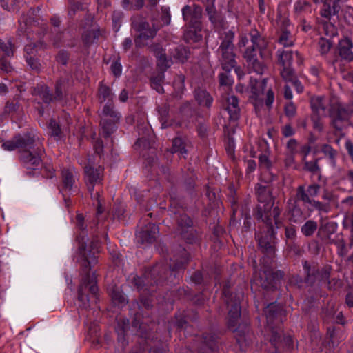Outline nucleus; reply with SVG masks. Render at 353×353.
<instances>
[{
	"label": "nucleus",
	"mask_w": 353,
	"mask_h": 353,
	"mask_svg": "<svg viewBox=\"0 0 353 353\" xmlns=\"http://www.w3.org/2000/svg\"><path fill=\"white\" fill-rule=\"evenodd\" d=\"M78 241L79 245L77 261L84 273L78 289V300L81 303L80 306L87 309L91 304H96L99 300V288L95 273L90 274V272L92 267L98 263L97 254L99 252L100 245L98 240H93L87 248L84 236L81 235L78 237Z\"/></svg>",
	"instance_id": "nucleus-1"
},
{
	"label": "nucleus",
	"mask_w": 353,
	"mask_h": 353,
	"mask_svg": "<svg viewBox=\"0 0 353 353\" xmlns=\"http://www.w3.org/2000/svg\"><path fill=\"white\" fill-rule=\"evenodd\" d=\"M265 229L256 234L259 250L263 254L261 259V272L259 274L260 285L266 290H275L277 285L284 276L281 270H274L276 266V237L273 222H263Z\"/></svg>",
	"instance_id": "nucleus-2"
},
{
	"label": "nucleus",
	"mask_w": 353,
	"mask_h": 353,
	"mask_svg": "<svg viewBox=\"0 0 353 353\" xmlns=\"http://www.w3.org/2000/svg\"><path fill=\"white\" fill-rule=\"evenodd\" d=\"M166 273V268L163 263H156L148 268L141 276L133 278L132 284L140 293L139 299L134 301L139 310L153 307L154 294L165 283Z\"/></svg>",
	"instance_id": "nucleus-3"
},
{
	"label": "nucleus",
	"mask_w": 353,
	"mask_h": 353,
	"mask_svg": "<svg viewBox=\"0 0 353 353\" xmlns=\"http://www.w3.org/2000/svg\"><path fill=\"white\" fill-rule=\"evenodd\" d=\"M258 204L253 211L256 220L262 222H274L279 228L282 222L279 220L281 210L274 205L275 197L272 195V188L268 185L257 184L255 188Z\"/></svg>",
	"instance_id": "nucleus-4"
},
{
	"label": "nucleus",
	"mask_w": 353,
	"mask_h": 353,
	"mask_svg": "<svg viewBox=\"0 0 353 353\" xmlns=\"http://www.w3.org/2000/svg\"><path fill=\"white\" fill-rule=\"evenodd\" d=\"M305 283L312 288H321L330 277L332 268L330 265L320 266L316 262H302Z\"/></svg>",
	"instance_id": "nucleus-5"
},
{
	"label": "nucleus",
	"mask_w": 353,
	"mask_h": 353,
	"mask_svg": "<svg viewBox=\"0 0 353 353\" xmlns=\"http://www.w3.org/2000/svg\"><path fill=\"white\" fill-rule=\"evenodd\" d=\"M131 27L135 31L134 41L136 48H142L148 44V41L153 39L159 30L158 26H151L146 18L142 15H136L131 18Z\"/></svg>",
	"instance_id": "nucleus-6"
},
{
	"label": "nucleus",
	"mask_w": 353,
	"mask_h": 353,
	"mask_svg": "<svg viewBox=\"0 0 353 353\" xmlns=\"http://www.w3.org/2000/svg\"><path fill=\"white\" fill-rule=\"evenodd\" d=\"M219 38L220 44L217 48L216 54L220 65H224L225 67L236 66V54L234 44V32L232 30L221 32L219 34Z\"/></svg>",
	"instance_id": "nucleus-7"
},
{
	"label": "nucleus",
	"mask_w": 353,
	"mask_h": 353,
	"mask_svg": "<svg viewBox=\"0 0 353 353\" xmlns=\"http://www.w3.org/2000/svg\"><path fill=\"white\" fill-rule=\"evenodd\" d=\"M224 302L228 308V329L234 333L239 329V319L241 316V293H233L226 286L223 288Z\"/></svg>",
	"instance_id": "nucleus-8"
},
{
	"label": "nucleus",
	"mask_w": 353,
	"mask_h": 353,
	"mask_svg": "<svg viewBox=\"0 0 353 353\" xmlns=\"http://www.w3.org/2000/svg\"><path fill=\"white\" fill-rule=\"evenodd\" d=\"M100 125L103 136L109 137L117 128L121 119V114L115 109L113 103L108 102L104 105L101 114Z\"/></svg>",
	"instance_id": "nucleus-9"
},
{
	"label": "nucleus",
	"mask_w": 353,
	"mask_h": 353,
	"mask_svg": "<svg viewBox=\"0 0 353 353\" xmlns=\"http://www.w3.org/2000/svg\"><path fill=\"white\" fill-rule=\"evenodd\" d=\"M328 115L331 119L330 125L336 132H341L350 123V114L340 103L330 104Z\"/></svg>",
	"instance_id": "nucleus-10"
},
{
	"label": "nucleus",
	"mask_w": 353,
	"mask_h": 353,
	"mask_svg": "<svg viewBox=\"0 0 353 353\" xmlns=\"http://www.w3.org/2000/svg\"><path fill=\"white\" fill-rule=\"evenodd\" d=\"M43 154V151L40 148H37L33 151L23 150L20 152V162L27 170H30L27 172V174L29 176L34 175V170L41 163Z\"/></svg>",
	"instance_id": "nucleus-11"
},
{
	"label": "nucleus",
	"mask_w": 353,
	"mask_h": 353,
	"mask_svg": "<svg viewBox=\"0 0 353 353\" xmlns=\"http://www.w3.org/2000/svg\"><path fill=\"white\" fill-rule=\"evenodd\" d=\"M170 216H173L176 222V231L178 233L193 227L192 219L185 213L182 206L178 205L176 201H173L168 208Z\"/></svg>",
	"instance_id": "nucleus-12"
},
{
	"label": "nucleus",
	"mask_w": 353,
	"mask_h": 353,
	"mask_svg": "<svg viewBox=\"0 0 353 353\" xmlns=\"http://www.w3.org/2000/svg\"><path fill=\"white\" fill-rule=\"evenodd\" d=\"M174 257V259L170 265H168L167 263L163 261L157 263H163L166 268L167 273L165 282L168 278V274L171 276L172 273L179 272L184 270L190 261V254L185 249L181 247L179 248V254H175Z\"/></svg>",
	"instance_id": "nucleus-13"
},
{
	"label": "nucleus",
	"mask_w": 353,
	"mask_h": 353,
	"mask_svg": "<svg viewBox=\"0 0 353 353\" xmlns=\"http://www.w3.org/2000/svg\"><path fill=\"white\" fill-rule=\"evenodd\" d=\"M206 196L209 200V204L203 211L205 216L212 217L214 222L218 221L220 219V214H222L221 205L222 202L214 190L209 188L207 190Z\"/></svg>",
	"instance_id": "nucleus-14"
},
{
	"label": "nucleus",
	"mask_w": 353,
	"mask_h": 353,
	"mask_svg": "<svg viewBox=\"0 0 353 353\" xmlns=\"http://www.w3.org/2000/svg\"><path fill=\"white\" fill-rule=\"evenodd\" d=\"M85 181L87 188L90 195L92 196L94 185L101 183L103 179V168L101 166L94 168L91 165H87L84 168Z\"/></svg>",
	"instance_id": "nucleus-15"
},
{
	"label": "nucleus",
	"mask_w": 353,
	"mask_h": 353,
	"mask_svg": "<svg viewBox=\"0 0 353 353\" xmlns=\"http://www.w3.org/2000/svg\"><path fill=\"white\" fill-rule=\"evenodd\" d=\"M234 337L240 350H243L249 347L255 339L251 327L248 323H241L239 325V329L235 330Z\"/></svg>",
	"instance_id": "nucleus-16"
},
{
	"label": "nucleus",
	"mask_w": 353,
	"mask_h": 353,
	"mask_svg": "<svg viewBox=\"0 0 353 353\" xmlns=\"http://www.w3.org/2000/svg\"><path fill=\"white\" fill-rule=\"evenodd\" d=\"M182 17L185 25H203V8L201 6L193 3L192 5H185L183 7Z\"/></svg>",
	"instance_id": "nucleus-17"
},
{
	"label": "nucleus",
	"mask_w": 353,
	"mask_h": 353,
	"mask_svg": "<svg viewBox=\"0 0 353 353\" xmlns=\"http://www.w3.org/2000/svg\"><path fill=\"white\" fill-rule=\"evenodd\" d=\"M137 131L139 137L134 143V148H151L154 143V135L152 128L148 124H142L137 126Z\"/></svg>",
	"instance_id": "nucleus-18"
},
{
	"label": "nucleus",
	"mask_w": 353,
	"mask_h": 353,
	"mask_svg": "<svg viewBox=\"0 0 353 353\" xmlns=\"http://www.w3.org/2000/svg\"><path fill=\"white\" fill-rule=\"evenodd\" d=\"M158 232V226L154 223H148L139 232L137 238L141 244L152 243L155 241Z\"/></svg>",
	"instance_id": "nucleus-19"
},
{
	"label": "nucleus",
	"mask_w": 353,
	"mask_h": 353,
	"mask_svg": "<svg viewBox=\"0 0 353 353\" xmlns=\"http://www.w3.org/2000/svg\"><path fill=\"white\" fill-rule=\"evenodd\" d=\"M203 25H185L183 40L186 43H194L202 39Z\"/></svg>",
	"instance_id": "nucleus-20"
},
{
	"label": "nucleus",
	"mask_w": 353,
	"mask_h": 353,
	"mask_svg": "<svg viewBox=\"0 0 353 353\" xmlns=\"http://www.w3.org/2000/svg\"><path fill=\"white\" fill-rule=\"evenodd\" d=\"M312 115L327 116L328 102L324 96H312L310 99Z\"/></svg>",
	"instance_id": "nucleus-21"
},
{
	"label": "nucleus",
	"mask_w": 353,
	"mask_h": 353,
	"mask_svg": "<svg viewBox=\"0 0 353 353\" xmlns=\"http://www.w3.org/2000/svg\"><path fill=\"white\" fill-rule=\"evenodd\" d=\"M336 228L337 224L334 222H321L317 231V237L326 243H335V241L332 239L330 236L335 233Z\"/></svg>",
	"instance_id": "nucleus-22"
},
{
	"label": "nucleus",
	"mask_w": 353,
	"mask_h": 353,
	"mask_svg": "<svg viewBox=\"0 0 353 353\" xmlns=\"http://www.w3.org/2000/svg\"><path fill=\"white\" fill-rule=\"evenodd\" d=\"M353 43L348 37H345L339 41L337 50L339 56L342 60L347 62L353 61Z\"/></svg>",
	"instance_id": "nucleus-23"
},
{
	"label": "nucleus",
	"mask_w": 353,
	"mask_h": 353,
	"mask_svg": "<svg viewBox=\"0 0 353 353\" xmlns=\"http://www.w3.org/2000/svg\"><path fill=\"white\" fill-rule=\"evenodd\" d=\"M223 72L219 74V83L220 86L231 87L234 82V74L238 72L240 67L231 65L225 67L221 65Z\"/></svg>",
	"instance_id": "nucleus-24"
},
{
	"label": "nucleus",
	"mask_w": 353,
	"mask_h": 353,
	"mask_svg": "<svg viewBox=\"0 0 353 353\" xmlns=\"http://www.w3.org/2000/svg\"><path fill=\"white\" fill-rule=\"evenodd\" d=\"M33 96H39L42 101L47 105L55 102L50 88L45 83H38L31 88Z\"/></svg>",
	"instance_id": "nucleus-25"
},
{
	"label": "nucleus",
	"mask_w": 353,
	"mask_h": 353,
	"mask_svg": "<svg viewBox=\"0 0 353 353\" xmlns=\"http://www.w3.org/2000/svg\"><path fill=\"white\" fill-rule=\"evenodd\" d=\"M39 8L37 9L31 8L29 9L27 13H23L19 19V28L18 32L19 34H23L26 32L27 28L36 22L35 17L37 10H39Z\"/></svg>",
	"instance_id": "nucleus-26"
},
{
	"label": "nucleus",
	"mask_w": 353,
	"mask_h": 353,
	"mask_svg": "<svg viewBox=\"0 0 353 353\" xmlns=\"http://www.w3.org/2000/svg\"><path fill=\"white\" fill-rule=\"evenodd\" d=\"M225 110L229 114V119L231 121H236L239 119L240 108L239 106V99L232 95L227 98V105Z\"/></svg>",
	"instance_id": "nucleus-27"
},
{
	"label": "nucleus",
	"mask_w": 353,
	"mask_h": 353,
	"mask_svg": "<svg viewBox=\"0 0 353 353\" xmlns=\"http://www.w3.org/2000/svg\"><path fill=\"white\" fill-rule=\"evenodd\" d=\"M157 112L159 118L161 123L162 128H167L172 127L175 124V122L170 118V105L168 103H162L157 107Z\"/></svg>",
	"instance_id": "nucleus-28"
},
{
	"label": "nucleus",
	"mask_w": 353,
	"mask_h": 353,
	"mask_svg": "<svg viewBox=\"0 0 353 353\" xmlns=\"http://www.w3.org/2000/svg\"><path fill=\"white\" fill-rule=\"evenodd\" d=\"M17 146L18 148L30 150L34 148L35 143L34 136L31 132H26L24 134H18L15 135Z\"/></svg>",
	"instance_id": "nucleus-29"
},
{
	"label": "nucleus",
	"mask_w": 353,
	"mask_h": 353,
	"mask_svg": "<svg viewBox=\"0 0 353 353\" xmlns=\"http://www.w3.org/2000/svg\"><path fill=\"white\" fill-rule=\"evenodd\" d=\"M68 80L59 78L54 83V93L53 99L54 101H61L67 96Z\"/></svg>",
	"instance_id": "nucleus-30"
},
{
	"label": "nucleus",
	"mask_w": 353,
	"mask_h": 353,
	"mask_svg": "<svg viewBox=\"0 0 353 353\" xmlns=\"http://www.w3.org/2000/svg\"><path fill=\"white\" fill-rule=\"evenodd\" d=\"M195 100L199 105L210 108L212 105L213 98L210 94L204 89L197 88L194 92Z\"/></svg>",
	"instance_id": "nucleus-31"
},
{
	"label": "nucleus",
	"mask_w": 353,
	"mask_h": 353,
	"mask_svg": "<svg viewBox=\"0 0 353 353\" xmlns=\"http://www.w3.org/2000/svg\"><path fill=\"white\" fill-rule=\"evenodd\" d=\"M109 294L114 305L123 307L128 303V299L119 287L114 285L109 290Z\"/></svg>",
	"instance_id": "nucleus-32"
},
{
	"label": "nucleus",
	"mask_w": 353,
	"mask_h": 353,
	"mask_svg": "<svg viewBox=\"0 0 353 353\" xmlns=\"http://www.w3.org/2000/svg\"><path fill=\"white\" fill-rule=\"evenodd\" d=\"M250 37L252 41L251 46L257 47L261 59H264L265 57H266L265 53V49L266 48V43L265 40L260 37L259 32L256 29L251 30Z\"/></svg>",
	"instance_id": "nucleus-33"
},
{
	"label": "nucleus",
	"mask_w": 353,
	"mask_h": 353,
	"mask_svg": "<svg viewBox=\"0 0 353 353\" xmlns=\"http://www.w3.org/2000/svg\"><path fill=\"white\" fill-rule=\"evenodd\" d=\"M97 96L99 101L102 103L106 100L108 102L113 103L114 93L112 92V89L103 83V81H101L98 88Z\"/></svg>",
	"instance_id": "nucleus-34"
},
{
	"label": "nucleus",
	"mask_w": 353,
	"mask_h": 353,
	"mask_svg": "<svg viewBox=\"0 0 353 353\" xmlns=\"http://www.w3.org/2000/svg\"><path fill=\"white\" fill-rule=\"evenodd\" d=\"M266 79H263L261 81H258L256 79L251 78L250 80V88L252 94V98L256 99L258 97L263 93L266 87Z\"/></svg>",
	"instance_id": "nucleus-35"
},
{
	"label": "nucleus",
	"mask_w": 353,
	"mask_h": 353,
	"mask_svg": "<svg viewBox=\"0 0 353 353\" xmlns=\"http://www.w3.org/2000/svg\"><path fill=\"white\" fill-rule=\"evenodd\" d=\"M205 11L208 16L209 21L214 25V27H224L225 21L222 17L218 13L215 6H206Z\"/></svg>",
	"instance_id": "nucleus-36"
},
{
	"label": "nucleus",
	"mask_w": 353,
	"mask_h": 353,
	"mask_svg": "<svg viewBox=\"0 0 353 353\" xmlns=\"http://www.w3.org/2000/svg\"><path fill=\"white\" fill-rule=\"evenodd\" d=\"M281 311V307L275 303H272L265 307L264 309V314L267 319L266 326L274 325L273 321L277 318Z\"/></svg>",
	"instance_id": "nucleus-37"
},
{
	"label": "nucleus",
	"mask_w": 353,
	"mask_h": 353,
	"mask_svg": "<svg viewBox=\"0 0 353 353\" xmlns=\"http://www.w3.org/2000/svg\"><path fill=\"white\" fill-rule=\"evenodd\" d=\"M202 342L210 351L214 352L218 350L219 336L212 332L204 333L202 335Z\"/></svg>",
	"instance_id": "nucleus-38"
},
{
	"label": "nucleus",
	"mask_w": 353,
	"mask_h": 353,
	"mask_svg": "<svg viewBox=\"0 0 353 353\" xmlns=\"http://www.w3.org/2000/svg\"><path fill=\"white\" fill-rule=\"evenodd\" d=\"M181 237L188 243L193 244L199 242L200 234L194 227L188 230H183L179 233Z\"/></svg>",
	"instance_id": "nucleus-39"
},
{
	"label": "nucleus",
	"mask_w": 353,
	"mask_h": 353,
	"mask_svg": "<svg viewBox=\"0 0 353 353\" xmlns=\"http://www.w3.org/2000/svg\"><path fill=\"white\" fill-rule=\"evenodd\" d=\"M339 10L340 6L337 1H334L332 6H330L327 1H324L321 10V15L327 19H330L332 15H336L339 13Z\"/></svg>",
	"instance_id": "nucleus-40"
},
{
	"label": "nucleus",
	"mask_w": 353,
	"mask_h": 353,
	"mask_svg": "<svg viewBox=\"0 0 353 353\" xmlns=\"http://www.w3.org/2000/svg\"><path fill=\"white\" fill-rule=\"evenodd\" d=\"M187 139L181 137H175L172 141V146L171 148L172 153L179 152L181 155L186 154Z\"/></svg>",
	"instance_id": "nucleus-41"
},
{
	"label": "nucleus",
	"mask_w": 353,
	"mask_h": 353,
	"mask_svg": "<svg viewBox=\"0 0 353 353\" xmlns=\"http://www.w3.org/2000/svg\"><path fill=\"white\" fill-rule=\"evenodd\" d=\"M165 74L163 72L154 73L150 79L151 86L159 93H163L164 89L162 84L164 81Z\"/></svg>",
	"instance_id": "nucleus-42"
},
{
	"label": "nucleus",
	"mask_w": 353,
	"mask_h": 353,
	"mask_svg": "<svg viewBox=\"0 0 353 353\" xmlns=\"http://www.w3.org/2000/svg\"><path fill=\"white\" fill-rule=\"evenodd\" d=\"M118 340L121 343L123 347H125L128 342L125 338V332L129 329V320L123 319L120 320L118 323Z\"/></svg>",
	"instance_id": "nucleus-43"
},
{
	"label": "nucleus",
	"mask_w": 353,
	"mask_h": 353,
	"mask_svg": "<svg viewBox=\"0 0 353 353\" xmlns=\"http://www.w3.org/2000/svg\"><path fill=\"white\" fill-rule=\"evenodd\" d=\"M241 216L243 218V230L248 232L252 227V221L250 214V208L247 203L241 205Z\"/></svg>",
	"instance_id": "nucleus-44"
},
{
	"label": "nucleus",
	"mask_w": 353,
	"mask_h": 353,
	"mask_svg": "<svg viewBox=\"0 0 353 353\" xmlns=\"http://www.w3.org/2000/svg\"><path fill=\"white\" fill-rule=\"evenodd\" d=\"M190 55L188 48L184 46H179L174 49L173 57L179 63H183L187 61Z\"/></svg>",
	"instance_id": "nucleus-45"
},
{
	"label": "nucleus",
	"mask_w": 353,
	"mask_h": 353,
	"mask_svg": "<svg viewBox=\"0 0 353 353\" xmlns=\"http://www.w3.org/2000/svg\"><path fill=\"white\" fill-rule=\"evenodd\" d=\"M317 230L318 223L314 220H307L301 228V232L305 237H311Z\"/></svg>",
	"instance_id": "nucleus-46"
},
{
	"label": "nucleus",
	"mask_w": 353,
	"mask_h": 353,
	"mask_svg": "<svg viewBox=\"0 0 353 353\" xmlns=\"http://www.w3.org/2000/svg\"><path fill=\"white\" fill-rule=\"evenodd\" d=\"M319 158H316L314 161H305L303 162V169L305 171L309 172L312 174H319V179H321V168L319 165Z\"/></svg>",
	"instance_id": "nucleus-47"
},
{
	"label": "nucleus",
	"mask_w": 353,
	"mask_h": 353,
	"mask_svg": "<svg viewBox=\"0 0 353 353\" xmlns=\"http://www.w3.org/2000/svg\"><path fill=\"white\" fill-rule=\"evenodd\" d=\"M19 108V103L17 100L8 101L3 108L1 118L6 119L10 114L17 112Z\"/></svg>",
	"instance_id": "nucleus-48"
},
{
	"label": "nucleus",
	"mask_w": 353,
	"mask_h": 353,
	"mask_svg": "<svg viewBox=\"0 0 353 353\" xmlns=\"http://www.w3.org/2000/svg\"><path fill=\"white\" fill-rule=\"evenodd\" d=\"M180 113L183 119L188 120L196 114V110L188 101L183 103L179 109Z\"/></svg>",
	"instance_id": "nucleus-49"
},
{
	"label": "nucleus",
	"mask_w": 353,
	"mask_h": 353,
	"mask_svg": "<svg viewBox=\"0 0 353 353\" xmlns=\"http://www.w3.org/2000/svg\"><path fill=\"white\" fill-rule=\"evenodd\" d=\"M99 32L95 30H88L82 34V41L85 46H91L99 38Z\"/></svg>",
	"instance_id": "nucleus-50"
},
{
	"label": "nucleus",
	"mask_w": 353,
	"mask_h": 353,
	"mask_svg": "<svg viewBox=\"0 0 353 353\" xmlns=\"http://www.w3.org/2000/svg\"><path fill=\"white\" fill-rule=\"evenodd\" d=\"M48 128L50 130V135L57 140H59L63 137L61 126L54 118L50 119Z\"/></svg>",
	"instance_id": "nucleus-51"
},
{
	"label": "nucleus",
	"mask_w": 353,
	"mask_h": 353,
	"mask_svg": "<svg viewBox=\"0 0 353 353\" xmlns=\"http://www.w3.org/2000/svg\"><path fill=\"white\" fill-rule=\"evenodd\" d=\"M246 63L250 69H252L259 74H262L265 68V65L262 61L258 59L257 57L252 59V60L247 61Z\"/></svg>",
	"instance_id": "nucleus-52"
},
{
	"label": "nucleus",
	"mask_w": 353,
	"mask_h": 353,
	"mask_svg": "<svg viewBox=\"0 0 353 353\" xmlns=\"http://www.w3.org/2000/svg\"><path fill=\"white\" fill-rule=\"evenodd\" d=\"M61 176L63 188L71 190L74 183V178L72 172L69 170L65 169L62 170Z\"/></svg>",
	"instance_id": "nucleus-53"
},
{
	"label": "nucleus",
	"mask_w": 353,
	"mask_h": 353,
	"mask_svg": "<svg viewBox=\"0 0 353 353\" xmlns=\"http://www.w3.org/2000/svg\"><path fill=\"white\" fill-rule=\"evenodd\" d=\"M156 58L158 72H163L164 73L170 67L172 61L167 58L165 52Z\"/></svg>",
	"instance_id": "nucleus-54"
},
{
	"label": "nucleus",
	"mask_w": 353,
	"mask_h": 353,
	"mask_svg": "<svg viewBox=\"0 0 353 353\" xmlns=\"http://www.w3.org/2000/svg\"><path fill=\"white\" fill-rule=\"evenodd\" d=\"M25 59L30 70L37 74H39L41 72L43 66L38 58L36 57H26Z\"/></svg>",
	"instance_id": "nucleus-55"
},
{
	"label": "nucleus",
	"mask_w": 353,
	"mask_h": 353,
	"mask_svg": "<svg viewBox=\"0 0 353 353\" xmlns=\"http://www.w3.org/2000/svg\"><path fill=\"white\" fill-rule=\"evenodd\" d=\"M43 46H45V44L41 41H38L37 42H33L26 45L24 47V52L26 53L25 57H35L37 53V48L42 47Z\"/></svg>",
	"instance_id": "nucleus-56"
},
{
	"label": "nucleus",
	"mask_w": 353,
	"mask_h": 353,
	"mask_svg": "<svg viewBox=\"0 0 353 353\" xmlns=\"http://www.w3.org/2000/svg\"><path fill=\"white\" fill-rule=\"evenodd\" d=\"M321 150L325 157L329 158L333 165L336 163V158L338 152L335 149L330 145L325 143L321 145Z\"/></svg>",
	"instance_id": "nucleus-57"
},
{
	"label": "nucleus",
	"mask_w": 353,
	"mask_h": 353,
	"mask_svg": "<svg viewBox=\"0 0 353 353\" xmlns=\"http://www.w3.org/2000/svg\"><path fill=\"white\" fill-rule=\"evenodd\" d=\"M279 61L283 67L291 66L292 61V51L283 50L281 52L278 51Z\"/></svg>",
	"instance_id": "nucleus-58"
},
{
	"label": "nucleus",
	"mask_w": 353,
	"mask_h": 353,
	"mask_svg": "<svg viewBox=\"0 0 353 353\" xmlns=\"http://www.w3.org/2000/svg\"><path fill=\"white\" fill-rule=\"evenodd\" d=\"M305 283V276L303 277L299 274L292 275L288 281V285L290 287L294 288L296 289H301Z\"/></svg>",
	"instance_id": "nucleus-59"
},
{
	"label": "nucleus",
	"mask_w": 353,
	"mask_h": 353,
	"mask_svg": "<svg viewBox=\"0 0 353 353\" xmlns=\"http://www.w3.org/2000/svg\"><path fill=\"white\" fill-rule=\"evenodd\" d=\"M195 179L196 175L192 171H188L183 176V185L187 190L191 191L193 190L195 185Z\"/></svg>",
	"instance_id": "nucleus-60"
},
{
	"label": "nucleus",
	"mask_w": 353,
	"mask_h": 353,
	"mask_svg": "<svg viewBox=\"0 0 353 353\" xmlns=\"http://www.w3.org/2000/svg\"><path fill=\"white\" fill-rule=\"evenodd\" d=\"M207 217L208 218V221L209 222L210 227H212V230L213 234H214V237L216 239H219V237H221L223 235V234L224 232V230H223V227L221 225H219V219L218 220V221H216L214 223L212 216L211 217L207 216Z\"/></svg>",
	"instance_id": "nucleus-61"
},
{
	"label": "nucleus",
	"mask_w": 353,
	"mask_h": 353,
	"mask_svg": "<svg viewBox=\"0 0 353 353\" xmlns=\"http://www.w3.org/2000/svg\"><path fill=\"white\" fill-rule=\"evenodd\" d=\"M280 73L283 80L287 82H290L296 78L294 70L290 66L283 67Z\"/></svg>",
	"instance_id": "nucleus-62"
},
{
	"label": "nucleus",
	"mask_w": 353,
	"mask_h": 353,
	"mask_svg": "<svg viewBox=\"0 0 353 353\" xmlns=\"http://www.w3.org/2000/svg\"><path fill=\"white\" fill-rule=\"evenodd\" d=\"M285 236L287 243L294 242L296 239V230L294 225H290L285 227Z\"/></svg>",
	"instance_id": "nucleus-63"
},
{
	"label": "nucleus",
	"mask_w": 353,
	"mask_h": 353,
	"mask_svg": "<svg viewBox=\"0 0 353 353\" xmlns=\"http://www.w3.org/2000/svg\"><path fill=\"white\" fill-rule=\"evenodd\" d=\"M294 10L296 13H302L311 11V3L305 0H299L294 6Z\"/></svg>",
	"instance_id": "nucleus-64"
}]
</instances>
